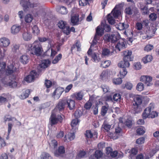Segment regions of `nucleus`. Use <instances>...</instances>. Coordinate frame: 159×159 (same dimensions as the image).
<instances>
[{
  "mask_svg": "<svg viewBox=\"0 0 159 159\" xmlns=\"http://www.w3.org/2000/svg\"><path fill=\"white\" fill-rule=\"evenodd\" d=\"M133 108L134 114L138 113L142 111L140 105L133 104Z\"/></svg>",
  "mask_w": 159,
  "mask_h": 159,
  "instance_id": "c9c22d12",
  "label": "nucleus"
},
{
  "mask_svg": "<svg viewBox=\"0 0 159 159\" xmlns=\"http://www.w3.org/2000/svg\"><path fill=\"white\" fill-rule=\"evenodd\" d=\"M62 117L60 114L57 115L55 113V112L52 111L50 118V121L52 125H55L58 121L61 122L62 120Z\"/></svg>",
  "mask_w": 159,
  "mask_h": 159,
  "instance_id": "1a4fd4ad",
  "label": "nucleus"
},
{
  "mask_svg": "<svg viewBox=\"0 0 159 159\" xmlns=\"http://www.w3.org/2000/svg\"><path fill=\"white\" fill-rule=\"evenodd\" d=\"M62 31L66 35L69 34L70 33V29L68 26H65L63 29H62Z\"/></svg>",
  "mask_w": 159,
  "mask_h": 159,
  "instance_id": "bf43d9fd",
  "label": "nucleus"
},
{
  "mask_svg": "<svg viewBox=\"0 0 159 159\" xmlns=\"http://www.w3.org/2000/svg\"><path fill=\"white\" fill-rule=\"evenodd\" d=\"M27 50L30 51V53L32 54H35L39 56L41 54L42 49L41 46L39 45H35V43L32 44H29L27 48Z\"/></svg>",
  "mask_w": 159,
  "mask_h": 159,
  "instance_id": "39448f33",
  "label": "nucleus"
},
{
  "mask_svg": "<svg viewBox=\"0 0 159 159\" xmlns=\"http://www.w3.org/2000/svg\"><path fill=\"white\" fill-rule=\"evenodd\" d=\"M62 58V55L61 54H59L57 56L54 58L52 61L53 64H56L57 63L59 60H60Z\"/></svg>",
  "mask_w": 159,
  "mask_h": 159,
  "instance_id": "a18cd8bd",
  "label": "nucleus"
},
{
  "mask_svg": "<svg viewBox=\"0 0 159 159\" xmlns=\"http://www.w3.org/2000/svg\"><path fill=\"white\" fill-rule=\"evenodd\" d=\"M109 13L105 17L101 22V26H98L96 29V34L101 36L104 33V30L108 32L109 31Z\"/></svg>",
  "mask_w": 159,
  "mask_h": 159,
  "instance_id": "f257e3e1",
  "label": "nucleus"
},
{
  "mask_svg": "<svg viewBox=\"0 0 159 159\" xmlns=\"http://www.w3.org/2000/svg\"><path fill=\"white\" fill-rule=\"evenodd\" d=\"M89 4L88 0H80L79 1V4L80 6H85Z\"/></svg>",
  "mask_w": 159,
  "mask_h": 159,
  "instance_id": "13d9d810",
  "label": "nucleus"
},
{
  "mask_svg": "<svg viewBox=\"0 0 159 159\" xmlns=\"http://www.w3.org/2000/svg\"><path fill=\"white\" fill-rule=\"evenodd\" d=\"M50 63V61L48 60H45L42 61L37 66V69L38 72L40 74L44 72Z\"/></svg>",
  "mask_w": 159,
  "mask_h": 159,
  "instance_id": "9b49d317",
  "label": "nucleus"
},
{
  "mask_svg": "<svg viewBox=\"0 0 159 159\" xmlns=\"http://www.w3.org/2000/svg\"><path fill=\"white\" fill-rule=\"evenodd\" d=\"M123 5L122 3H120L116 5L112 11L111 14L115 18H117L120 16L121 12L120 10L123 7ZM111 13H110V15Z\"/></svg>",
  "mask_w": 159,
  "mask_h": 159,
  "instance_id": "9d476101",
  "label": "nucleus"
},
{
  "mask_svg": "<svg viewBox=\"0 0 159 159\" xmlns=\"http://www.w3.org/2000/svg\"><path fill=\"white\" fill-rule=\"evenodd\" d=\"M101 66L104 68H106L109 66V62L108 61H104L101 64Z\"/></svg>",
  "mask_w": 159,
  "mask_h": 159,
  "instance_id": "338daca9",
  "label": "nucleus"
},
{
  "mask_svg": "<svg viewBox=\"0 0 159 159\" xmlns=\"http://www.w3.org/2000/svg\"><path fill=\"white\" fill-rule=\"evenodd\" d=\"M133 87L132 84L130 82H127L125 84V86H122L123 89L126 88L127 89L130 90Z\"/></svg>",
  "mask_w": 159,
  "mask_h": 159,
  "instance_id": "052dcab7",
  "label": "nucleus"
},
{
  "mask_svg": "<svg viewBox=\"0 0 159 159\" xmlns=\"http://www.w3.org/2000/svg\"><path fill=\"white\" fill-rule=\"evenodd\" d=\"M129 61L123 60V61H121L118 64V66L121 68L120 74L121 77L124 78L127 73L126 68L129 67L130 64Z\"/></svg>",
  "mask_w": 159,
  "mask_h": 159,
  "instance_id": "423d86ee",
  "label": "nucleus"
},
{
  "mask_svg": "<svg viewBox=\"0 0 159 159\" xmlns=\"http://www.w3.org/2000/svg\"><path fill=\"white\" fill-rule=\"evenodd\" d=\"M9 40L5 37L1 38L0 39V46L2 47H6L10 44Z\"/></svg>",
  "mask_w": 159,
  "mask_h": 159,
  "instance_id": "412c9836",
  "label": "nucleus"
},
{
  "mask_svg": "<svg viewBox=\"0 0 159 159\" xmlns=\"http://www.w3.org/2000/svg\"><path fill=\"white\" fill-rule=\"evenodd\" d=\"M102 126L103 127L104 129L107 132H109V125L107 124V122L106 121H104Z\"/></svg>",
  "mask_w": 159,
  "mask_h": 159,
  "instance_id": "4d7b16f0",
  "label": "nucleus"
},
{
  "mask_svg": "<svg viewBox=\"0 0 159 159\" xmlns=\"http://www.w3.org/2000/svg\"><path fill=\"white\" fill-rule=\"evenodd\" d=\"M37 73L35 70H32L29 75L25 78V80L28 83L33 82L35 78L37 77Z\"/></svg>",
  "mask_w": 159,
  "mask_h": 159,
  "instance_id": "ddd939ff",
  "label": "nucleus"
},
{
  "mask_svg": "<svg viewBox=\"0 0 159 159\" xmlns=\"http://www.w3.org/2000/svg\"><path fill=\"white\" fill-rule=\"evenodd\" d=\"M65 149L64 146H61L54 152V155L56 157H61L65 153Z\"/></svg>",
  "mask_w": 159,
  "mask_h": 159,
  "instance_id": "dca6fc26",
  "label": "nucleus"
},
{
  "mask_svg": "<svg viewBox=\"0 0 159 159\" xmlns=\"http://www.w3.org/2000/svg\"><path fill=\"white\" fill-rule=\"evenodd\" d=\"M154 106L153 103H150L149 106L146 108L142 114V117L143 119H146L147 118H153L158 116V113L153 110Z\"/></svg>",
  "mask_w": 159,
  "mask_h": 159,
  "instance_id": "7ed1b4c3",
  "label": "nucleus"
},
{
  "mask_svg": "<svg viewBox=\"0 0 159 159\" xmlns=\"http://www.w3.org/2000/svg\"><path fill=\"white\" fill-rule=\"evenodd\" d=\"M152 59V56L148 55L143 58L142 61L144 63H147L150 62Z\"/></svg>",
  "mask_w": 159,
  "mask_h": 159,
  "instance_id": "4c0bfd02",
  "label": "nucleus"
},
{
  "mask_svg": "<svg viewBox=\"0 0 159 159\" xmlns=\"http://www.w3.org/2000/svg\"><path fill=\"white\" fill-rule=\"evenodd\" d=\"M81 45L79 42L77 41L75 44L73 45L71 48L72 50H74L76 48H77V51H81Z\"/></svg>",
  "mask_w": 159,
  "mask_h": 159,
  "instance_id": "e433bc0d",
  "label": "nucleus"
},
{
  "mask_svg": "<svg viewBox=\"0 0 159 159\" xmlns=\"http://www.w3.org/2000/svg\"><path fill=\"white\" fill-rule=\"evenodd\" d=\"M29 57L27 55H23L20 57V61L23 64H27L29 61Z\"/></svg>",
  "mask_w": 159,
  "mask_h": 159,
  "instance_id": "473e14b6",
  "label": "nucleus"
},
{
  "mask_svg": "<svg viewBox=\"0 0 159 159\" xmlns=\"http://www.w3.org/2000/svg\"><path fill=\"white\" fill-rule=\"evenodd\" d=\"M86 137L87 138H92L93 136V134L90 130H87L85 134Z\"/></svg>",
  "mask_w": 159,
  "mask_h": 159,
  "instance_id": "e2e57ef3",
  "label": "nucleus"
},
{
  "mask_svg": "<svg viewBox=\"0 0 159 159\" xmlns=\"http://www.w3.org/2000/svg\"><path fill=\"white\" fill-rule=\"evenodd\" d=\"M129 25L127 24H125L124 23H120L116 26V28L120 30L127 29Z\"/></svg>",
  "mask_w": 159,
  "mask_h": 159,
  "instance_id": "cd10ccee",
  "label": "nucleus"
},
{
  "mask_svg": "<svg viewBox=\"0 0 159 159\" xmlns=\"http://www.w3.org/2000/svg\"><path fill=\"white\" fill-rule=\"evenodd\" d=\"M144 87L143 84L142 83H139L136 86L137 89L140 91H142Z\"/></svg>",
  "mask_w": 159,
  "mask_h": 159,
  "instance_id": "6e6d98bb",
  "label": "nucleus"
},
{
  "mask_svg": "<svg viewBox=\"0 0 159 159\" xmlns=\"http://www.w3.org/2000/svg\"><path fill=\"white\" fill-rule=\"evenodd\" d=\"M145 141V138L143 137H141L136 140V143L139 144H142L144 143Z\"/></svg>",
  "mask_w": 159,
  "mask_h": 159,
  "instance_id": "0e129e2a",
  "label": "nucleus"
},
{
  "mask_svg": "<svg viewBox=\"0 0 159 159\" xmlns=\"http://www.w3.org/2000/svg\"><path fill=\"white\" fill-rule=\"evenodd\" d=\"M58 25L59 28L62 29L66 25V22L63 20H61L58 22Z\"/></svg>",
  "mask_w": 159,
  "mask_h": 159,
  "instance_id": "8fccbe9b",
  "label": "nucleus"
},
{
  "mask_svg": "<svg viewBox=\"0 0 159 159\" xmlns=\"http://www.w3.org/2000/svg\"><path fill=\"white\" fill-rule=\"evenodd\" d=\"M22 36L23 39L25 41H29L32 38L31 34L28 32H24Z\"/></svg>",
  "mask_w": 159,
  "mask_h": 159,
  "instance_id": "72a5a7b5",
  "label": "nucleus"
},
{
  "mask_svg": "<svg viewBox=\"0 0 159 159\" xmlns=\"http://www.w3.org/2000/svg\"><path fill=\"white\" fill-rule=\"evenodd\" d=\"M118 78L116 79L114 78L112 79V82L113 83L116 85H119L121 84L122 82V80L121 79L122 77ZM122 78H123L122 77Z\"/></svg>",
  "mask_w": 159,
  "mask_h": 159,
  "instance_id": "58836bf2",
  "label": "nucleus"
},
{
  "mask_svg": "<svg viewBox=\"0 0 159 159\" xmlns=\"http://www.w3.org/2000/svg\"><path fill=\"white\" fill-rule=\"evenodd\" d=\"M84 96V93L82 91H80L79 92H75L73 93L71 97L72 98L77 100H81L83 99Z\"/></svg>",
  "mask_w": 159,
  "mask_h": 159,
  "instance_id": "aec40b11",
  "label": "nucleus"
},
{
  "mask_svg": "<svg viewBox=\"0 0 159 159\" xmlns=\"http://www.w3.org/2000/svg\"><path fill=\"white\" fill-rule=\"evenodd\" d=\"M16 69L13 65L11 64L7 66L5 70V74L7 75H10L14 74L16 72Z\"/></svg>",
  "mask_w": 159,
  "mask_h": 159,
  "instance_id": "4468645a",
  "label": "nucleus"
},
{
  "mask_svg": "<svg viewBox=\"0 0 159 159\" xmlns=\"http://www.w3.org/2000/svg\"><path fill=\"white\" fill-rule=\"evenodd\" d=\"M80 20L79 15L78 14L71 15V22L73 25H78Z\"/></svg>",
  "mask_w": 159,
  "mask_h": 159,
  "instance_id": "f3484780",
  "label": "nucleus"
},
{
  "mask_svg": "<svg viewBox=\"0 0 159 159\" xmlns=\"http://www.w3.org/2000/svg\"><path fill=\"white\" fill-rule=\"evenodd\" d=\"M125 13L128 15H131L133 14V11L131 7H128L125 8Z\"/></svg>",
  "mask_w": 159,
  "mask_h": 159,
  "instance_id": "680f3d73",
  "label": "nucleus"
},
{
  "mask_svg": "<svg viewBox=\"0 0 159 159\" xmlns=\"http://www.w3.org/2000/svg\"><path fill=\"white\" fill-rule=\"evenodd\" d=\"M41 158L42 159H52L49 154L46 152H43L42 154Z\"/></svg>",
  "mask_w": 159,
  "mask_h": 159,
  "instance_id": "de8ad7c7",
  "label": "nucleus"
},
{
  "mask_svg": "<svg viewBox=\"0 0 159 159\" xmlns=\"http://www.w3.org/2000/svg\"><path fill=\"white\" fill-rule=\"evenodd\" d=\"M6 66V64L4 62L0 63V78H1V75L4 73Z\"/></svg>",
  "mask_w": 159,
  "mask_h": 159,
  "instance_id": "f704fd0d",
  "label": "nucleus"
},
{
  "mask_svg": "<svg viewBox=\"0 0 159 159\" xmlns=\"http://www.w3.org/2000/svg\"><path fill=\"white\" fill-rule=\"evenodd\" d=\"M20 4L23 7L24 10H27L29 7L35 8L36 9H40L42 7V5L36 1L33 3L26 1L25 2L24 0L20 2Z\"/></svg>",
  "mask_w": 159,
  "mask_h": 159,
  "instance_id": "20e7f679",
  "label": "nucleus"
},
{
  "mask_svg": "<svg viewBox=\"0 0 159 159\" xmlns=\"http://www.w3.org/2000/svg\"><path fill=\"white\" fill-rule=\"evenodd\" d=\"M124 57L123 60L132 61L133 59V57L132 56V52L131 51L126 50L123 52Z\"/></svg>",
  "mask_w": 159,
  "mask_h": 159,
  "instance_id": "2eb2a0df",
  "label": "nucleus"
},
{
  "mask_svg": "<svg viewBox=\"0 0 159 159\" xmlns=\"http://www.w3.org/2000/svg\"><path fill=\"white\" fill-rule=\"evenodd\" d=\"M57 53L56 51L53 50L52 49L48 50L46 52V54L48 55V54H50L51 57H53Z\"/></svg>",
  "mask_w": 159,
  "mask_h": 159,
  "instance_id": "37998d69",
  "label": "nucleus"
},
{
  "mask_svg": "<svg viewBox=\"0 0 159 159\" xmlns=\"http://www.w3.org/2000/svg\"><path fill=\"white\" fill-rule=\"evenodd\" d=\"M92 106V103L91 102L88 101L85 104L84 107L87 110L89 109Z\"/></svg>",
  "mask_w": 159,
  "mask_h": 159,
  "instance_id": "774afa93",
  "label": "nucleus"
},
{
  "mask_svg": "<svg viewBox=\"0 0 159 159\" xmlns=\"http://www.w3.org/2000/svg\"><path fill=\"white\" fill-rule=\"evenodd\" d=\"M108 71H103L101 73L100 77L102 80H105L108 77Z\"/></svg>",
  "mask_w": 159,
  "mask_h": 159,
  "instance_id": "603ef678",
  "label": "nucleus"
},
{
  "mask_svg": "<svg viewBox=\"0 0 159 159\" xmlns=\"http://www.w3.org/2000/svg\"><path fill=\"white\" fill-rule=\"evenodd\" d=\"M66 105H67V107L70 110H72L75 109V101L71 99H68L65 100Z\"/></svg>",
  "mask_w": 159,
  "mask_h": 159,
  "instance_id": "a211bd4d",
  "label": "nucleus"
},
{
  "mask_svg": "<svg viewBox=\"0 0 159 159\" xmlns=\"http://www.w3.org/2000/svg\"><path fill=\"white\" fill-rule=\"evenodd\" d=\"M148 17L150 20L154 21L156 20L157 18V16L156 13L153 12L150 13Z\"/></svg>",
  "mask_w": 159,
  "mask_h": 159,
  "instance_id": "a19ab883",
  "label": "nucleus"
},
{
  "mask_svg": "<svg viewBox=\"0 0 159 159\" xmlns=\"http://www.w3.org/2000/svg\"><path fill=\"white\" fill-rule=\"evenodd\" d=\"M134 100L133 104L140 105L142 102V100L141 98L139 96L134 97Z\"/></svg>",
  "mask_w": 159,
  "mask_h": 159,
  "instance_id": "c85d7f7f",
  "label": "nucleus"
},
{
  "mask_svg": "<svg viewBox=\"0 0 159 159\" xmlns=\"http://www.w3.org/2000/svg\"><path fill=\"white\" fill-rule=\"evenodd\" d=\"M65 105L66 102H65V100H62L59 101L53 111L55 112L57 109L59 111L63 110L65 108Z\"/></svg>",
  "mask_w": 159,
  "mask_h": 159,
  "instance_id": "5701e85b",
  "label": "nucleus"
},
{
  "mask_svg": "<svg viewBox=\"0 0 159 159\" xmlns=\"http://www.w3.org/2000/svg\"><path fill=\"white\" fill-rule=\"evenodd\" d=\"M137 152L138 150L136 149L133 148L131 149L130 154V157L132 159L133 158L134 156H135L137 154Z\"/></svg>",
  "mask_w": 159,
  "mask_h": 159,
  "instance_id": "09e8293b",
  "label": "nucleus"
},
{
  "mask_svg": "<svg viewBox=\"0 0 159 159\" xmlns=\"http://www.w3.org/2000/svg\"><path fill=\"white\" fill-rule=\"evenodd\" d=\"M87 53L89 56H90L92 58L94 62H98L99 61L100 59L98 58L96 53L92 52V50L90 48L89 49Z\"/></svg>",
  "mask_w": 159,
  "mask_h": 159,
  "instance_id": "4be33fe9",
  "label": "nucleus"
},
{
  "mask_svg": "<svg viewBox=\"0 0 159 159\" xmlns=\"http://www.w3.org/2000/svg\"><path fill=\"white\" fill-rule=\"evenodd\" d=\"M102 55L105 57L108 56L109 54V50L106 48H104L102 49Z\"/></svg>",
  "mask_w": 159,
  "mask_h": 159,
  "instance_id": "49530a36",
  "label": "nucleus"
},
{
  "mask_svg": "<svg viewBox=\"0 0 159 159\" xmlns=\"http://www.w3.org/2000/svg\"><path fill=\"white\" fill-rule=\"evenodd\" d=\"M33 33L35 35H37L39 33V30L36 25H34L32 27Z\"/></svg>",
  "mask_w": 159,
  "mask_h": 159,
  "instance_id": "c03bdc74",
  "label": "nucleus"
},
{
  "mask_svg": "<svg viewBox=\"0 0 159 159\" xmlns=\"http://www.w3.org/2000/svg\"><path fill=\"white\" fill-rule=\"evenodd\" d=\"M157 30L156 29L149 28L145 32L146 34L147 35V37L148 39H150L155 34V32Z\"/></svg>",
  "mask_w": 159,
  "mask_h": 159,
  "instance_id": "b1692460",
  "label": "nucleus"
},
{
  "mask_svg": "<svg viewBox=\"0 0 159 159\" xmlns=\"http://www.w3.org/2000/svg\"><path fill=\"white\" fill-rule=\"evenodd\" d=\"M30 92L29 89L23 90V93L20 95V98L24 99L28 97Z\"/></svg>",
  "mask_w": 159,
  "mask_h": 159,
  "instance_id": "2f4dec72",
  "label": "nucleus"
},
{
  "mask_svg": "<svg viewBox=\"0 0 159 159\" xmlns=\"http://www.w3.org/2000/svg\"><path fill=\"white\" fill-rule=\"evenodd\" d=\"M75 138V135L74 133H69L67 135H65L64 138L65 139L64 140L65 141H67V139L69 141H71L73 140Z\"/></svg>",
  "mask_w": 159,
  "mask_h": 159,
  "instance_id": "7c9ffc66",
  "label": "nucleus"
},
{
  "mask_svg": "<svg viewBox=\"0 0 159 159\" xmlns=\"http://www.w3.org/2000/svg\"><path fill=\"white\" fill-rule=\"evenodd\" d=\"M121 95L119 93H115L113 96V99L114 101L117 102L120 100Z\"/></svg>",
  "mask_w": 159,
  "mask_h": 159,
  "instance_id": "3c124183",
  "label": "nucleus"
},
{
  "mask_svg": "<svg viewBox=\"0 0 159 159\" xmlns=\"http://www.w3.org/2000/svg\"><path fill=\"white\" fill-rule=\"evenodd\" d=\"M64 90L63 88L61 87H58L53 93L52 95V97L54 99H58Z\"/></svg>",
  "mask_w": 159,
  "mask_h": 159,
  "instance_id": "f8f14e48",
  "label": "nucleus"
},
{
  "mask_svg": "<svg viewBox=\"0 0 159 159\" xmlns=\"http://www.w3.org/2000/svg\"><path fill=\"white\" fill-rule=\"evenodd\" d=\"M112 148H111L110 147V155L111 157V158H110V159H117L120 157H123V156L122 155H120L119 154L118 157H117L118 152L116 151H114L112 152Z\"/></svg>",
  "mask_w": 159,
  "mask_h": 159,
  "instance_id": "a878e982",
  "label": "nucleus"
},
{
  "mask_svg": "<svg viewBox=\"0 0 159 159\" xmlns=\"http://www.w3.org/2000/svg\"><path fill=\"white\" fill-rule=\"evenodd\" d=\"M7 95L5 93L2 94L0 96V103L4 102L7 101Z\"/></svg>",
  "mask_w": 159,
  "mask_h": 159,
  "instance_id": "864d4df0",
  "label": "nucleus"
},
{
  "mask_svg": "<svg viewBox=\"0 0 159 159\" xmlns=\"http://www.w3.org/2000/svg\"><path fill=\"white\" fill-rule=\"evenodd\" d=\"M82 111L80 110H77L74 113V116L76 118L80 117L82 115Z\"/></svg>",
  "mask_w": 159,
  "mask_h": 159,
  "instance_id": "5fc2aeb1",
  "label": "nucleus"
},
{
  "mask_svg": "<svg viewBox=\"0 0 159 159\" xmlns=\"http://www.w3.org/2000/svg\"><path fill=\"white\" fill-rule=\"evenodd\" d=\"M33 19V17L30 14H27L25 17V20L26 23H30Z\"/></svg>",
  "mask_w": 159,
  "mask_h": 159,
  "instance_id": "ea45409f",
  "label": "nucleus"
},
{
  "mask_svg": "<svg viewBox=\"0 0 159 159\" xmlns=\"http://www.w3.org/2000/svg\"><path fill=\"white\" fill-rule=\"evenodd\" d=\"M8 76L5 75L1 79L2 83L5 87H9L13 88H16L18 84L17 82L13 80H10ZM16 75H13L11 78L14 80L16 78Z\"/></svg>",
  "mask_w": 159,
  "mask_h": 159,
  "instance_id": "f03ea898",
  "label": "nucleus"
},
{
  "mask_svg": "<svg viewBox=\"0 0 159 159\" xmlns=\"http://www.w3.org/2000/svg\"><path fill=\"white\" fill-rule=\"evenodd\" d=\"M120 39V35L118 34H112L110 36V40L112 43L117 42Z\"/></svg>",
  "mask_w": 159,
  "mask_h": 159,
  "instance_id": "bb28decb",
  "label": "nucleus"
},
{
  "mask_svg": "<svg viewBox=\"0 0 159 159\" xmlns=\"http://www.w3.org/2000/svg\"><path fill=\"white\" fill-rule=\"evenodd\" d=\"M153 48L152 45L151 44H148L144 48V50L147 52H148L151 50Z\"/></svg>",
  "mask_w": 159,
  "mask_h": 159,
  "instance_id": "69168bd1",
  "label": "nucleus"
},
{
  "mask_svg": "<svg viewBox=\"0 0 159 159\" xmlns=\"http://www.w3.org/2000/svg\"><path fill=\"white\" fill-rule=\"evenodd\" d=\"M105 143L104 142H101L98 145V149L95 152V153L90 155L89 159H99L102 156L103 153L101 150L104 148L105 146Z\"/></svg>",
  "mask_w": 159,
  "mask_h": 159,
  "instance_id": "0eeeda50",
  "label": "nucleus"
},
{
  "mask_svg": "<svg viewBox=\"0 0 159 159\" xmlns=\"http://www.w3.org/2000/svg\"><path fill=\"white\" fill-rule=\"evenodd\" d=\"M125 43L123 39L120 40L116 44H114L113 45L112 44L111 45V49L112 51H110V54L112 55V54L116 53V50L120 51L121 49L125 48Z\"/></svg>",
  "mask_w": 159,
  "mask_h": 159,
  "instance_id": "6e6552de",
  "label": "nucleus"
},
{
  "mask_svg": "<svg viewBox=\"0 0 159 159\" xmlns=\"http://www.w3.org/2000/svg\"><path fill=\"white\" fill-rule=\"evenodd\" d=\"M152 78L151 76L143 75L140 77V80L144 82L147 86H150L151 84L150 82L152 80Z\"/></svg>",
  "mask_w": 159,
  "mask_h": 159,
  "instance_id": "6ab92c4d",
  "label": "nucleus"
},
{
  "mask_svg": "<svg viewBox=\"0 0 159 159\" xmlns=\"http://www.w3.org/2000/svg\"><path fill=\"white\" fill-rule=\"evenodd\" d=\"M57 11L62 14H66L68 12L66 8L64 6H59L57 9Z\"/></svg>",
  "mask_w": 159,
  "mask_h": 159,
  "instance_id": "c756f323",
  "label": "nucleus"
},
{
  "mask_svg": "<svg viewBox=\"0 0 159 159\" xmlns=\"http://www.w3.org/2000/svg\"><path fill=\"white\" fill-rule=\"evenodd\" d=\"M20 26L17 25H14L11 28V32L13 34H16L20 31Z\"/></svg>",
  "mask_w": 159,
  "mask_h": 159,
  "instance_id": "393cba45",
  "label": "nucleus"
},
{
  "mask_svg": "<svg viewBox=\"0 0 159 159\" xmlns=\"http://www.w3.org/2000/svg\"><path fill=\"white\" fill-rule=\"evenodd\" d=\"M140 8L142 11V13L143 15H145L149 14V10L147 6H144L143 7H141Z\"/></svg>",
  "mask_w": 159,
  "mask_h": 159,
  "instance_id": "79ce46f5",
  "label": "nucleus"
}]
</instances>
